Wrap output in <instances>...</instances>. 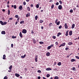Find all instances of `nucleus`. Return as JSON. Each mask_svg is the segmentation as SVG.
Returning a JSON list of instances; mask_svg holds the SVG:
<instances>
[{
    "label": "nucleus",
    "instance_id": "1",
    "mask_svg": "<svg viewBox=\"0 0 79 79\" xmlns=\"http://www.w3.org/2000/svg\"><path fill=\"white\" fill-rule=\"evenodd\" d=\"M27 32V30L25 29H23L22 31V33L23 34H26V33Z\"/></svg>",
    "mask_w": 79,
    "mask_h": 79
},
{
    "label": "nucleus",
    "instance_id": "2",
    "mask_svg": "<svg viewBox=\"0 0 79 79\" xmlns=\"http://www.w3.org/2000/svg\"><path fill=\"white\" fill-rule=\"evenodd\" d=\"M23 6L22 5H20L19 7V9L20 10V11H21L23 10Z\"/></svg>",
    "mask_w": 79,
    "mask_h": 79
},
{
    "label": "nucleus",
    "instance_id": "3",
    "mask_svg": "<svg viewBox=\"0 0 79 79\" xmlns=\"http://www.w3.org/2000/svg\"><path fill=\"white\" fill-rule=\"evenodd\" d=\"M58 8L59 10H61L62 9V6L60 5L58 6Z\"/></svg>",
    "mask_w": 79,
    "mask_h": 79
},
{
    "label": "nucleus",
    "instance_id": "4",
    "mask_svg": "<svg viewBox=\"0 0 79 79\" xmlns=\"http://www.w3.org/2000/svg\"><path fill=\"white\" fill-rule=\"evenodd\" d=\"M64 26L65 29H68V25H67V23H65L64 24Z\"/></svg>",
    "mask_w": 79,
    "mask_h": 79
},
{
    "label": "nucleus",
    "instance_id": "5",
    "mask_svg": "<svg viewBox=\"0 0 79 79\" xmlns=\"http://www.w3.org/2000/svg\"><path fill=\"white\" fill-rule=\"evenodd\" d=\"M46 71H50L52 70V69L50 68H47L46 69Z\"/></svg>",
    "mask_w": 79,
    "mask_h": 79
},
{
    "label": "nucleus",
    "instance_id": "6",
    "mask_svg": "<svg viewBox=\"0 0 79 79\" xmlns=\"http://www.w3.org/2000/svg\"><path fill=\"white\" fill-rule=\"evenodd\" d=\"M19 36L21 38H22L23 34H22V32H20L19 33Z\"/></svg>",
    "mask_w": 79,
    "mask_h": 79
},
{
    "label": "nucleus",
    "instance_id": "7",
    "mask_svg": "<svg viewBox=\"0 0 79 79\" xmlns=\"http://www.w3.org/2000/svg\"><path fill=\"white\" fill-rule=\"evenodd\" d=\"M15 76H16V77H19V76H20V75H19V74H18V73H15Z\"/></svg>",
    "mask_w": 79,
    "mask_h": 79
},
{
    "label": "nucleus",
    "instance_id": "8",
    "mask_svg": "<svg viewBox=\"0 0 79 79\" xmlns=\"http://www.w3.org/2000/svg\"><path fill=\"white\" fill-rule=\"evenodd\" d=\"M72 34H73V31H71L69 32V35H72Z\"/></svg>",
    "mask_w": 79,
    "mask_h": 79
},
{
    "label": "nucleus",
    "instance_id": "9",
    "mask_svg": "<svg viewBox=\"0 0 79 79\" xmlns=\"http://www.w3.org/2000/svg\"><path fill=\"white\" fill-rule=\"evenodd\" d=\"M68 32H69V30H68L66 31L65 33L66 36H68Z\"/></svg>",
    "mask_w": 79,
    "mask_h": 79
},
{
    "label": "nucleus",
    "instance_id": "10",
    "mask_svg": "<svg viewBox=\"0 0 79 79\" xmlns=\"http://www.w3.org/2000/svg\"><path fill=\"white\" fill-rule=\"evenodd\" d=\"M68 44L69 45H73V42H70L68 43Z\"/></svg>",
    "mask_w": 79,
    "mask_h": 79
},
{
    "label": "nucleus",
    "instance_id": "11",
    "mask_svg": "<svg viewBox=\"0 0 79 79\" xmlns=\"http://www.w3.org/2000/svg\"><path fill=\"white\" fill-rule=\"evenodd\" d=\"M50 53L48 52L46 54V56H50Z\"/></svg>",
    "mask_w": 79,
    "mask_h": 79
},
{
    "label": "nucleus",
    "instance_id": "12",
    "mask_svg": "<svg viewBox=\"0 0 79 79\" xmlns=\"http://www.w3.org/2000/svg\"><path fill=\"white\" fill-rule=\"evenodd\" d=\"M32 40L33 43H34V44H35L36 43V40H35L34 39H33Z\"/></svg>",
    "mask_w": 79,
    "mask_h": 79
},
{
    "label": "nucleus",
    "instance_id": "13",
    "mask_svg": "<svg viewBox=\"0 0 79 79\" xmlns=\"http://www.w3.org/2000/svg\"><path fill=\"white\" fill-rule=\"evenodd\" d=\"M74 27H75V24H73L72 26V29H74Z\"/></svg>",
    "mask_w": 79,
    "mask_h": 79
},
{
    "label": "nucleus",
    "instance_id": "14",
    "mask_svg": "<svg viewBox=\"0 0 79 79\" xmlns=\"http://www.w3.org/2000/svg\"><path fill=\"white\" fill-rule=\"evenodd\" d=\"M1 34H3V35L5 34H6V33H5V31H2L1 32Z\"/></svg>",
    "mask_w": 79,
    "mask_h": 79
},
{
    "label": "nucleus",
    "instance_id": "15",
    "mask_svg": "<svg viewBox=\"0 0 79 79\" xmlns=\"http://www.w3.org/2000/svg\"><path fill=\"white\" fill-rule=\"evenodd\" d=\"M0 24H1V25L3 26L4 25V23L2 21H0Z\"/></svg>",
    "mask_w": 79,
    "mask_h": 79
},
{
    "label": "nucleus",
    "instance_id": "16",
    "mask_svg": "<svg viewBox=\"0 0 79 79\" xmlns=\"http://www.w3.org/2000/svg\"><path fill=\"white\" fill-rule=\"evenodd\" d=\"M0 24H1V25L3 26L4 25V23L2 21H0Z\"/></svg>",
    "mask_w": 79,
    "mask_h": 79
},
{
    "label": "nucleus",
    "instance_id": "17",
    "mask_svg": "<svg viewBox=\"0 0 79 79\" xmlns=\"http://www.w3.org/2000/svg\"><path fill=\"white\" fill-rule=\"evenodd\" d=\"M27 10L28 11H31V9H30V7H29V6H28L27 7Z\"/></svg>",
    "mask_w": 79,
    "mask_h": 79
},
{
    "label": "nucleus",
    "instance_id": "18",
    "mask_svg": "<svg viewBox=\"0 0 79 79\" xmlns=\"http://www.w3.org/2000/svg\"><path fill=\"white\" fill-rule=\"evenodd\" d=\"M66 45V43H64L61 44V45L62 46V47H64V46H65Z\"/></svg>",
    "mask_w": 79,
    "mask_h": 79
},
{
    "label": "nucleus",
    "instance_id": "19",
    "mask_svg": "<svg viewBox=\"0 0 79 79\" xmlns=\"http://www.w3.org/2000/svg\"><path fill=\"white\" fill-rule=\"evenodd\" d=\"M37 57H38V56H36L35 57V62H37Z\"/></svg>",
    "mask_w": 79,
    "mask_h": 79
},
{
    "label": "nucleus",
    "instance_id": "20",
    "mask_svg": "<svg viewBox=\"0 0 79 79\" xmlns=\"http://www.w3.org/2000/svg\"><path fill=\"white\" fill-rule=\"evenodd\" d=\"M60 35H61V32H59L57 35V37H59Z\"/></svg>",
    "mask_w": 79,
    "mask_h": 79
},
{
    "label": "nucleus",
    "instance_id": "21",
    "mask_svg": "<svg viewBox=\"0 0 79 79\" xmlns=\"http://www.w3.org/2000/svg\"><path fill=\"white\" fill-rule=\"evenodd\" d=\"M26 56V55L25 54L23 56H21V57L22 58H25Z\"/></svg>",
    "mask_w": 79,
    "mask_h": 79
},
{
    "label": "nucleus",
    "instance_id": "22",
    "mask_svg": "<svg viewBox=\"0 0 79 79\" xmlns=\"http://www.w3.org/2000/svg\"><path fill=\"white\" fill-rule=\"evenodd\" d=\"M29 16H30V13L27 14L26 15V17H28Z\"/></svg>",
    "mask_w": 79,
    "mask_h": 79
},
{
    "label": "nucleus",
    "instance_id": "23",
    "mask_svg": "<svg viewBox=\"0 0 79 79\" xmlns=\"http://www.w3.org/2000/svg\"><path fill=\"white\" fill-rule=\"evenodd\" d=\"M71 62H73L74 61H76V60H75L74 59H72L71 60Z\"/></svg>",
    "mask_w": 79,
    "mask_h": 79
},
{
    "label": "nucleus",
    "instance_id": "24",
    "mask_svg": "<svg viewBox=\"0 0 79 79\" xmlns=\"http://www.w3.org/2000/svg\"><path fill=\"white\" fill-rule=\"evenodd\" d=\"M57 65L58 66H61V62H59L57 64Z\"/></svg>",
    "mask_w": 79,
    "mask_h": 79
},
{
    "label": "nucleus",
    "instance_id": "25",
    "mask_svg": "<svg viewBox=\"0 0 79 79\" xmlns=\"http://www.w3.org/2000/svg\"><path fill=\"white\" fill-rule=\"evenodd\" d=\"M6 57V55H4L3 56V59L5 60V57Z\"/></svg>",
    "mask_w": 79,
    "mask_h": 79
},
{
    "label": "nucleus",
    "instance_id": "26",
    "mask_svg": "<svg viewBox=\"0 0 79 79\" xmlns=\"http://www.w3.org/2000/svg\"><path fill=\"white\" fill-rule=\"evenodd\" d=\"M59 79V77L58 76H55L54 77V79Z\"/></svg>",
    "mask_w": 79,
    "mask_h": 79
},
{
    "label": "nucleus",
    "instance_id": "27",
    "mask_svg": "<svg viewBox=\"0 0 79 79\" xmlns=\"http://www.w3.org/2000/svg\"><path fill=\"white\" fill-rule=\"evenodd\" d=\"M12 65H11L10 66L9 69H10V70H11V69H12Z\"/></svg>",
    "mask_w": 79,
    "mask_h": 79
},
{
    "label": "nucleus",
    "instance_id": "28",
    "mask_svg": "<svg viewBox=\"0 0 79 79\" xmlns=\"http://www.w3.org/2000/svg\"><path fill=\"white\" fill-rule=\"evenodd\" d=\"M24 23V21L23 20L20 22V24H23Z\"/></svg>",
    "mask_w": 79,
    "mask_h": 79
},
{
    "label": "nucleus",
    "instance_id": "29",
    "mask_svg": "<svg viewBox=\"0 0 79 79\" xmlns=\"http://www.w3.org/2000/svg\"><path fill=\"white\" fill-rule=\"evenodd\" d=\"M35 20H37V18H38V16L37 15H36L35 17Z\"/></svg>",
    "mask_w": 79,
    "mask_h": 79
},
{
    "label": "nucleus",
    "instance_id": "30",
    "mask_svg": "<svg viewBox=\"0 0 79 79\" xmlns=\"http://www.w3.org/2000/svg\"><path fill=\"white\" fill-rule=\"evenodd\" d=\"M43 22H44V21H43V20H40V21L39 23H42Z\"/></svg>",
    "mask_w": 79,
    "mask_h": 79
},
{
    "label": "nucleus",
    "instance_id": "31",
    "mask_svg": "<svg viewBox=\"0 0 79 79\" xmlns=\"http://www.w3.org/2000/svg\"><path fill=\"white\" fill-rule=\"evenodd\" d=\"M39 44H44V42L42 41H40L39 42Z\"/></svg>",
    "mask_w": 79,
    "mask_h": 79
},
{
    "label": "nucleus",
    "instance_id": "32",
    "mask_svg": "<svg viewBox=\"0 0 79 79\" xmlns=\"http://www.w3.org/2000/svg\"><path fill=\"white\" fill-rule=\"evenodd\" d=\"M51 48L50 46H49L47 47V50H50V48Z\"/></svg>",
    "mask_w": 79,
    "mask_h": 79
},
{
    "label": "nucleus",
    "instance_id": "33",
    "mask_svg": "<svg viewBox=\"0 0 79 79\" xmlns=\"http://www.w3.org/2000/svg\"><path fill=\"white\" fill-rule=\"evenodd\" d=\"M50 75H49V74H47V75H46V77H50Z\"/></svg>",
    "mask_w": 79,
    "mask_h": 79
},
{
    "label": "nucleus",
    "instance_id": "34",
    "mask_svg": "<svg viewBox=\"0 0 79 79\" xmlns=\"http://www.w3.org/2000/svg\"><path fill=\"white\" fill-rule=\"evenodd\" d=\"M54 8V4H52L51 6V9H53Z\"/></svg>",
    "mask_w": 79,
    "mask_h": 79
},
{
    "label": "nucleus",
    "instance_id": "35",
    "mask_svg": "<svg viewBox=\"0 0 79 79\" xmlns=\"http://www.w3.org/2000/svg\"><path fill=\"white\" fill-rule=\"evenodd\" d=\"M36 6L37 8H39V5L38 4H36Z\"/></svg>",
    "mask_w": 79,
    "mask_h": 79
},
{
    "label": "nucleus",
    "instance_id": "36",
    "mask_svg": "<svg viewBox=\"0 0 79 79\" xmlns=\"http://www.w3.org/2000/svg\"><path fill=\"white\" fill-rule=\"evenodd\" d=\"M10 10H8V15H10Z\"/></svg>",
    "mask_w": 79,
    "mask_h": 79
},
{
    "label": "nucleus",
    "instance_id": "37",
    "mask_svg": "<svg viewBox=\"0 0 79 79\" xmlns=\"http://www.w3.org/2000/svg\"><path fill=\"white\" fill-rule=\"evenodd\" d=\"M73 9H71L70 10V13H73Z\"/></svg>",
    "mask_w": 79,
    "mask_h": 79
},
{
    "label": "nucleus",
    "instance_id": "38",
    "mask_svg": "<svg viewBox=\"0 0 79 79\" xmlns=\"http://www.w3.org/2000/svg\"><path fill=\"white\" fill-rule=\"evenodd\" d=\"M60 21H59L57 23H56V24L57 25H59V24H60Z\"/></svg>",
    "mask_w": 79,
    "mask_h": 79
},
{
    "label": "nucleus",
    "instance_id": "39",
    "mask_svg": "<svg viewBox=\"0 0 79 79\" xmlns=\"http://www.w3.org/2000/svg\"><path fill=\"white\" fill-rule=\"evenodd\" d=\"M73 70V71H76V68H75V67H73V69H72Z\"/></svg>",
    "mask_w": 79,
    "mask_h": 79
},
{
    "label": "nucleus",
    "instance_id": "40",
    "mask_svg": "<svg viewBox=\"0 0 79 79\" xmlns=\"http://www.w3.org/2000/svg\"><path fill=\"white\" fill-rule=\"evenodd\" d=\"M59 2L60 3V5H62V3H63L62 1H61V0H60Z\"/></svg>",
    "mask_w": 79,
    "mask_h": 79
},
{
    "label": "nucleus",
    "instance_id": "41",
    "mask_svg": "<svg viewBox=\"0 0 79 79\" xmlns=\"http://www.w3.org/2000/svg\"><path fill=\"white\" fill-rule=\"evenodd\" d=\"M75 57L77 59H78V60H79V56H75Z\"/></svg>",
    "mask_w": 79,
    "mask_h": 79
},
{
    "label": "nucleus",
    "instance_id": "42",
    "mask_svg": "<svg viewBox=\"0 0 79 79\" xmlns=\"http://www.w3.org/2000/svg\"><path fill=\"white\" fill-rule=\"evenodd\" d=\"M12 39H16V36H12Z\"/></svg>",
    "mask_w": 79,
    "mask_h": 79
},
{
    "label": "nucleus",
    "instance_id": "43",
    "mask_svg": "<svg viewBox=\"0 0 79 79\" xmlns=\"http://www.w3.org/2000/svg\"><path fill=\"white\" fill-rule=\"evenodd\" d=\"M15 18H18V17H19V16H18V15H16L15 16Z\"/></svg>",
    "mask_w": 79,
    "mask_h": 79
},
{
    "label": "nucleus",
    "instance_id": "44",
    "mask_svg": "<svg viewBox=\"0 0 79 79\" xmlns=\"http://www.w3.org/2000/svg\"><path fill=\"white\" fill-rule=\"evenodd\" d=\"M8 79V77H7L6 76H5L3 79Z\"/></svg>",
    "mask_w": 79,
    "mask_h": 79
},
{
    "label": "nucleus",
    "instance_id": "45",
    "mask_svg": "<svg viewBox=\"0 0 79 79\" xmlns=\"http://www.w3.org/2000/svg\"><path fill=\"white\" fill-rule=\"evenodd\" d=\"M23 5H26V2H23Z\"/></svg>",
    "mask_w": 79,
    "mask_h": 79
},
{
    "label": "nucleus",
    "instance_id": "46",
    "mask_svg": "<svg viewBox=\"0 0 79 79\" xmlns=\"http://www.w3.org/2000/svg\"><path fill=\"white\" fill-rule=\"evenodd\" d=\"M14 9H16V5H15L14 6Z\"/></svg>",
    "mask_w": 79,
    "mask_h": 79
},
{
    "label": "nucleus",
    "instance_id": "47",
    "mask_svg": "<svg viewBox=\"0 0 79 79\" xmlns=\"http://www.w3.org/2000/svg\"><path fill=\"white\" fill-rule=\"evenodd\" d=\"M7 24V22H4V25H5L6 24Z\"/></svg>",
    "mask_w": 79,
    "mask_h": 79
},
{
    "label": "nucleus",
    "instance_id": "48",
    "mask_svg": "<svg viewBox=\"0 0 79 79\" xmlns=\"http://www.w3.org/2000/svg\"><path fill=\"white\" fill-rule=\"evenodd\" d=\"M52 37V38H53L54 39H56V36H53Z\"/></svg>",
    "mask_w": 79,
    "mask_h": 79
},
{
    "label": "nucleus",
    "instance_id": "49",
    "mask_svg": "<svg viewBox=\"0 0 79 79\" xmlns=\"http://www.w3.org/2000/svg\"><path fill=\"white\" fill-rule=\"evenodd\" d=\"M58 19H56L55 21V23H57V22H58Z\"/></svg>",
    "mask_w": 79,
    "mask_h": 79
},
{
    "label": "nucleus",
    "instance_id": "50",
    "mask_svg": "<svg viewBox=\"0 0 79 79\" xmlns=\"http://www.w3.org/2000/svg\"><path fill=\"white\" fill-rule=\"evenodd\" d=\"M65 50L67 51V50H69V48H65Z\"/></svg>",
    "mask_w": 79,
    "mask_h": 79
},
{
    "label": "nucleus",
    "instance_id": "51",
    "mask_svg": "<svg viewBox=\"0 0 79 79\" xmlns=\"http://www.w3.org/2000/svg\"><path fill=\"white\" fill-rule=\"evenodd\" d=\"M55 44L56 45H58V43L57 42H56L55 43Z\"/></svg>",
    "mask_w": 79,
    "mask_h": 79
},
{
    "label": "nucleus",
    "instance_id": "52",
    "mask_svg": "<svg viewBox=\"0 0 79 79\" xmlns=\"http://www.w3.org/2000/svg\"><path fill=\"white\" fill-rule=\"evenodd\" d=\"M62 28V26H60L59 27V29H61V28Z\"/></svg>",
    "mask_w": 79,
    "mask_h": 79
},
{
    "label": "nucleus",
    "instance_id": "53",
    "mask_svg": "<svg viewBox=\"0 0 79 79\" xmlns=\"http://www.w3.org/2000/svg\"><path fill=\"white\" fill-rule=\"evenodd\" d=\"M38 73H41V71H40V70H38L37 71Z\"/></svg>",
    "mask_w": 79,
    "mask_h": 79
},
{
    "label": "nucleus",
    "instance_id": "54",
    "mask_svg": "<svg viewBox=\"0 0 79 79\" xmlns=\"http://www.w3.org/2000/svg\"><path fill=\"white\" fill-rule=\"evenodd\" d=\"M54 45L53 44H51V45L50 46L51 47V48H52V47H53Z\"/></svg>",
    "mask_w": 79,
    "mask_h": 79
},
{
    "label": "nucleus",
    "instance_id": "55",
    "mask_svg": "<svg viewBox=\"0 0 79 79\" xmlns=\"http://www.w3.org/2000/svg\"><path fill=\"white\" fill-rule=\"evenodd\" d=\"M56 5H59V2H57L56 3Z\"/></svg>",
    "mask_w": 79,
    "mask_h": 79
},
{
    "label": "nucleus",
    "instance_id": "56",
    "mask_svg": "<svg viewBox=\"0 0 79 79\" xmlns=\"http://www.w3.org/2000/svg\"><path fill=\"white\" fill-rule=\"evenodd\" d=\"M11 47H12V48H13V44H11Z\"/></svg>",
    "mask_w": 79,
    "mask_h": 79
},
{
    "label": "nucleus",
    "instance_id": "57",
    "mask_svg": "<svg viewBox=\"0 0 79 79\" xmlns=\"http://www.w3.org/2000/svg\"><path fill=\"white\" fill-rule=\"evenodd\" d=\"M52 23H49V26H52Z\"/></svg>",
    "mask_w": 79,
    "mask_h": 79
},
{
    "label": "nucleus",
    "instance_id": "58",
    "mask_svg": "<svg viewBox=\"0 0 79 79\" xmlns=\"http://www.w3.org/2000/svg\"><path fill=\"white\" fill-rule=\"evenodd\" d=\"M31 7H33V6H34V5H33V4H31Z\"/></svg>",
    "mask_w": 79,
    "mask_h": 79
},
{
    "label": "nucleus",
    "instance_id": "59",
    "mask_svg": "<svg viewBox=\"0 0 79 79\" xmlns=\"http://www.w3.org/2000/svg\"><path fill=\"white\" fill-rule=\"evenodd\" d=\"M49 2H53V0H50L49 1Z\"/></svg>",
    "mask_w": 79,
    "mask_h": 79
},
{
    "label": "nucleus",
    "instance_id": "60",
    "mask_svg": "<svg viewBox=\"0 0 79 79\" xmlns=\"http://www.w3.org/2000/svg\"><path fill=\"white\" fill-rule=\"evenodd\" d=\"M38 79H40V77L39 76L38 77Z\"/></svg>",
    "mask_w": 79,
    "mask_h": 79
},
{
    "label": "nucleus",
    "instance_id": "61",
    "mask_svg": "<svg viewBox=\"0 0 79 79\" xmlns=\"http://www.w3.org/2000/svg\"><path fill=\"white\" fill-rule=\"evenodd\" d=\"M31 34H33L34 33V31H32V30L31 31Z\"/></svg>",
    "mask_w": 79,
    "mask_h": 79
},
{
    "label": "nucleus",
    "instance_id": "62",
    "mask_svg": "<svg viewBox=\"0 0 79 79\" xmlns=\"http://www.w3.org/2000/svg\"><path fill=\"white\" fill-rule=\"evenodd\" d=\"M13 19V18H10L9 19V20H12Z\"/></svg>",
    "mask_w": 79,
    "mask_h": 79
},
{
    "label": "nucleus",
    "instance_id": "63",
    "mask_svg": "<svg viewBox=\"0 0 79 79\" xmlns=\"http://www.w3.org/2000/svg\"><path fill=\"white\" fill-rule=\"evenodd\" d=\"M41 27V29H44V27L42 26V27Z\"/></svg>",
    "mask_w": 79,
    "mask_h": 79
},
{
    "label": "nucleus",
    "instance_id": "64",
    "mask_svg": "<svg viewBox=\"0 0 79 79\" xmlns=\"http://www.w3.org/2000/svg\"><path fill=\"white\" fill-rule=\"evenodd\" d=\"M25 69V71H27V68H25V69Z\"/></svg>",
    "mask_w": 79,
    "mask_h": 79
}]
</instances>
